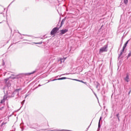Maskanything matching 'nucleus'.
<instances>
[{
    "mask_svg": "<svg viewBox=\"0 0 131 131\" xmlns=\"http://www.w3.org/2000/svg\"><path fill=\"white\" fill-rule=\"evenodd\" d=\"M67 32H68V29H62L60 31V35H63V34H65V33H67Z\"/></svg>",
    "mask_w": 131,
    "mask_h": 131,
    "instance_id": "6e6552de",
    "label": "nucleus"
},
{
    "mask_svg": "<svg viewBox=\"0 0 131 131\" xmlns=\"http://www.w3.org/2000/svg\"><path fill=\"white\" fill-rule=\"evenodd\" d=\"M59 29H60L59 27L54 28L50 32L51 35H53L54 36V35H56V33L59 31Z\"/></svg>",
    "mask_w": 131,
    "mask_h": 131,
    "instance_id": "7ed1b4c3",
    "label": "nucleus"
},
{
    "mask_svg": "<svg viewBox=\"0 0 131 131\" xmlns=\"http://www.w3.org/2000/svg\"><path fill=\"white\" fill-rule=\"evenodd\" d=\"M0 14H3V12H0Z\"/></svg>",
    "mask_w": 131,
    "mask_h": 131,
    "instance_id": "c03bdc74",
    "label": "nucleus"
},
{
    "mask_svg": "<svg viewBox=\"0 0 131 131\" xmlns=\"http://www.w3.org/2000/svg\"><path fill=\"white\" fill-rule=\"evenodd\" d=\"M130 92H131V91H129V92H128L129 95L130 94Z\"/></svg>",
    "mask_w": 131,
    "mask_h": 131,
    "instance_id": "4c0bfd02",
    "label": "nucleus"
},
{
    "mask_svg": "<svg viewBox=\"0 0 131 131\" xmlns=\"http://www.w3.org/2000/svg\"><path fill=\"white\" fill-rule=\"evenodd\" d=\"M49 82H50V81H49L47 82V83H49Z\"/></svg>",
    "mask_w": 131,
    "mask_h": 131,
    "instance_id": "a18cd8bd",
    "label": "nucleus"
},
{
    "mask_svg": "<svg viewBox=\"0 0 131 131\" xmlns=\"http://www.w3.org/2000/svg\"><path fill=\"white\" fill-rule=\"evenodd\" d=\"M94 94L95 96L97 98H98V96H97V94H96V93H94Z\"/></svg>",
    "mask_w": 131,
    "mask_h": 131,
    "instance_id": "473e14b6",
    "label": "nucleus"
},
{
    "mask_svg": "<svg viewBox=\"0 0 131 131\" xmlns=\"http://www.w3.org/2000/svg\"><path fill=\"white\" fill-rule=\"evenodd\" d=\"M125 49L126 48L125 47H123L120 53L119 54V55L118 56V60H119L120 58L122 59L123 58V56H122V54H123V52H124V50H125Z\"/></svg>",
    "mask_w": 131,
    "mask_h": 131,
    "instance_id": "423d86ee",
    "label": "nucleus"
},
{
    "mask_svg": "<svg viewBox=\"0 0 131 131\" xmlns=\"http://www.w3.org/2000/svg\"><path fill=\"white\" fill-rule=\"evenodd\" d=\"M116 117H117V118H119V113L116 114Z\"/></svg>",
    "mask_w": 131,
    "mask_h": 131,
    "instance_id": "a878e982",
    "label": "nucleus"
},
{
    "mask_svg": "<svg viewBox=\"0 0 131 131\" xmlns=\"http://www.w3.org/2000/svg\"><path fill=\"white\" fill-rule=\"evenodd\" d=\"M35 45H41L42 43V41L39 42H34Z\"/></svg>",
    "mask_w": 131,
    "mask_h": 131,
    "instance_id": "4be33fe9",
    "label": "nucleus"
},
{
    "mask_svg": "<svg viewBox=\"0 0 131 131\" xmlns=\"http://www.w3.org/2000/svg\"><path fill=\"white\" fill-rule=\"evenodd\" d=\"M74 80H75L76 81H78V80H78L77 79H74Z\"/></svg>",
    "mask_w": 131,
    "mask_h": 131,
    "instance_id": "c756f323",
    "label": "nucleus"
},
{
    "mask_svg": "<svg viewBox=\"0 0 131 131\" xmlns=\"http://www.w3.org/2000/svg\"><path fill=\"white\" fill-rule=\"evenodd\" d=\"M107 48H108V45H104L103 47L100 49L99 53H104V52H107L108 51L107 50Z\"/></svg>",
    "mask_w": 131,
    "mask_h": 131,
    "instance_id": "20e7f679",
    "label": "nucleus"
},
{
    "mask_svg": "<svg viewBox=\"0 0 131 131\" xmlns=\"http://www.w3.org/2000/svg\"><path fill=\"white\" fill-rule=\"evenodd\" d=\"M90 126H91V124L88 126V127L86 128L87 130L90 128Z\"/></svg>",
    "mask_w": 131,
    "mask_h": 131,
    "instance_id": "7c9ffc66",
    "label": "nucleus"
},
{
    "mask_svg": "<svg viewBox=\"0 0 131 131\" xmlns=\"http://www.w3.org/2000/svg\"><path fill=\"white\" fill-rule=\"evenodd\" d=\"M129 40H130V39L127 40V41L125 42V43H124V46H123V48H126V47H127V45H128V42H129Z\"/></svg>",
    "mask_w": 131,
    "mask_h": 131,
    "instance_id": "dca6fc26",
    "label": "nucleus"
},
{
    "mask_svg": "<svg viewBox=\"0 0 131 131\" xmlns=\"http://www.w3.org/2000/svg\"><path fill=\"white\" fill-rule=\"evenodd\" d=\"M65 21H66V17H64L62 20H61L60 23V26L59 27L60 28L64 25V23H65Z\"/></svg>",
    "mask_w": 131,
    "mask_h": 131,
    "instance_id": "ddd939ff",
    "label": "nucleus"
},
{
    "mask_svg": "<svg viewBox=\"0 0 131 131\" xmlns=\"http://www.w3.org/2000/svg\"><path fill=\"white\" fill-rule=\"evenodd\" d=\"M96 88L98 92H100V90H101V84L98 81H96Z\"/></svg>",
    "mask_w": 131,
    "mask_h": 131,
    "instance_id": "1a4fd4ad",
    "label": "nucleus"
},
{
    "mask_svg": "<svg viewBox=\"0 0 131 131\" xmlns=\"http://www.w3.org/2000/svg\"><path fill=\"white\" fill-rule=\"evenodd\" d=\"M2 22H1V23H0V24H2Z\"/></svg>",
    "mask_w": 131,
    "mask_h": 131,
    "instance_id": "de8ad7c7",
    "label": "nucleus"
},
{
    "mask_svg": "<svg viewBox=\"0 0 131 131\" xmlns=\"http://www.w3.org/2000/svg\"><path fill=\"white\" fill-rule=\"evenodd\" d=\"M128 3V0H124V4L125 5H127Z\"/></svg>",
    "mask_w": 131,
    "mask_h": 131,
    "instance_id": "aec40b11",
    "label": "nucleus"
},
{
    "mask_svg": "<svg viewBox=\"0 0 131 131\" xmlns=\"http://www.w3.org/2000/svg\"><path fill=\"white\" fill-rule=\"evenodd\" d=\"M7 98V96H6V95H5L4 96L3 99L1 100L0 104H3V103H5Z\"/></svg>",
    "mask_w": 131,
    "mask_h": 131,
    "instance_id": "4468645a",
    "label": "nucleus"
},
{
    "mask_svg": "<svg viewBox=\"0 0 131 131\" xmlns=\"http://www.w3.org/2000/svg\"><path fill=\"white\" fill-rule=\"evenodd\" d=\"M17 99L18 100H23V96H19Z\"/></svg>",
    "mask_w": 131,
    "mask_h": 131,
    "instance_id": "5701e85b",
    "label": "nucleus"
},
{
    "mask_svg": "<svg viewBox=\"0 0 131 131\" xmlns=\"http://www.w3.org/2000/svg\"><path fill=\"white\" fill-rule=\"evenodd\" d=\"M121 45H122V41L121 42Z\"/></svg>",
    "mask_w": 131,
    "mask_h": 131,
    "instance_id": "58836bf2",
    "label": "nucleus"
},
{
    "mask_svg": "<svg viewBox=\"0 0 131 131\" xmlns=\"http://www.w3.org/2000/svg\"><path fill=\"white\" fill-rule=\"evenodd\" d=\"M128 52H129V53L128 54V55L127 56V59H128V58H129V57L131 56V51L129 50Z\"/></svg>",
    "mask_w": 131,
    "mask_h": 131,
    "instance_id": "f3484780",
    "label": "nucleus"
},
{
    "mask_svg": "<svg viewBox=\"0 0 131 131\" xmlns=\"http://www.w3.org/2000/svg\"><path fill=\"white\" fill-rule=\"evenodd\" d=\"M118 121H120V119H119V118H118Z\"/></svg>",
    "mask_w": 131,
    "mask_h": 131,
    "instance_id": "e433bc0d",
    "label": "nucleus"
},
{
    "mask_svg": "<svg viewBox=\"0 0 131 131\" xmlns=\"http://www.w3.org/2000/svg\"><path fill=\"white\" fill-rule=\"evenodd\" d=\"M92 90V91H93V89H91Z\"/></svg>",
    "mask_w": 131,
    "mask_h": 131,
    "instance_id": "3c124183",
    "label": "nucleus"
},
{
    "mask_svg": "<svg viewBox=\"0 0 131 131\" xmlns=\"http://www.w3.org/2000/svg\"><path fill=\"white\" fill-rule=\"evenodd\" d=\"M59 26V24H58L57 25V27H58Z\"/></svg>",
    "mask_w": 131,
    "mask_h": 131,
    "instance_id": "a19ab883",
    "label": "nucleus"
},
{
    "mask_svg": "<svg viewBox=\"0 0 131 131\" xmlns=\"http://www.w3.org/2000/svg\"><path fill=\"white\" fill-rule=\"evenodd\" d=\"M124 80L125 81H126V82H129V75H128V74H127L126 77L124 78Z\"/></svg>",
    "mask_w": 131,
    "mask_h": 131,
    "instance_id": "9b49d317",
    "label": "nucleus"
},
{
    "mask_svg": "<svg viewBox=\"0 0 131 131\" xmlns=\"http://www.w3.org/2000/svg\"><path fill=\"white\" fill-rule=\"evenodd\" d=\"M39 130L37 129V131H39Z\"/></svg>",
    "mask_w": 131,
    "mask_h": 131,
    "instance_id": "09e8293b",
    "label": "nucleus"
},
{
    "mask_svg": "<svg viewBox=\"0 0 131 131\" xmlns=\"http://www.w3.org/2000/svg\"><path fill=\"white\" fill-rule=\"evenodd\" d=\"M11 32H12V29L10 28Z\"/></svg>",
    "mask_w": 131,
    "mask_h": 131,
    "instance_id": "79ce46f5",
    "label": "nucleus"
},
{
    "mask_svg": "<svg viewBox=\"0 0 131 131\" xmlns=\"http://www.w3.org/2000/svg\"><path fill=\"white\" fill-rule=\"evenodd\" d=\"M21 90V88L17 89L14 90V91L13 92V94H14V95H16V96H17V97L15 98V99H18V98H19V92H20V91Z\"/></svg>",
    "mask_w": 131,
    "mask_h": 131,
    "instance_id": "39448f33",
    "label": "nucleus"
},
{
    "mask_svg": "<svg viewBox=\"0 0 131 131\" xmlns=\"http://www.w3.org/2000/svg\"><path fill=\"white\" fill-rule=\"evenodd\" d=\"M15 0H13L11 3V4H13V3H14V2H15Z\"/></svg>",
    "mask_w": 131,
    "mask_h": 131,
    "instance_id": "c9c22d12",
    "label": "nucleus"
},
{
    "mask_svg": "<svg viewBox=\"0 0 131 131\" xmlns=\"http://www.w3.org/2000/svg\"><path fill=\"white\" fill-rule=\"evenodd\" d=\"M101 122H102V117H100V119H99V121L98 122V130H100V129H101Z\"/></svg>",
    "mask_w": 131,
    "mask_h": 131,
    "instance_id": "9d476101",
    "label": "nucleus"
},
{
    "mask_svg": "<svg viewBox=\"0 0 131 131\" xmlns=\"http://www.w3.org/2000/svg\"><path fill=\"white\" fill-rule=\"evenodd\" d=\"M89 88H90V89H91V85H89Z\"/></svg>",
    "mask_w": 131,
    "mask_h": 131,
    "instance_id": "37998d69",
    "label": "nucleus"
},
{
    "mask_svg": "<svg viewBox=\"0 0 131 131\" xmlns=\"http://www.w3.org/2000/svg\"><path fill=\"white\" fill-rule=\"evenodd\" d=\"M9 80V78H7L6 79H5V81H6V82H7V81H8Z\"/></svg>",
    "mask_w": 131,
    "mask_h": 131,
    "instance_id": "bb28decb",
    "label": "nucleus"
},
{
    "mask_svg": "<svg viewBox=\"0 0 131 131\" xmlns=\"http://www.w3.org/2000/svg\"><path fill=\"white\" fill-rule=\"evenodd\" d=\"M35 72H36V71H34L31 73H28L19 74L14 77H12V79H19V78H23L27 75H31V74H34Z\"/></svg>",
    "mask_w": 131,
    "mask_h": 131,
    "instance_id": "f03ea898",
    "label": "nucleus"
},
{
    "mask_svg": "<svg viewBox=\"0 0 131 131\" xmlns=\"http://www.w3.org/2000/svg\"><path fill=\"white\" fill-rule=\"evenodd\" d=\"M10 88H11V83L8 82L7 84H6L3 88L4 93L6 92L9 98H14V97H15V94L13 93V92L12 93L11 91L9 90Z\"/></svg>",
    "mask_w": 131,
    "mask_h": 131,
    "instance_id": "f257e3e1",
    "label": "nucleus"
},
{
    "mask_svg": "<svg viewBox=\"0 0 131 131\" xmlns=\"http://www.w3.org/2000/svg\"><path fill=\"white\" fill-rule=\"evenodd\" d=\"M18 33H19V34H20V35H21V33H20L19 32H18Z\"/></svg>",
    "mask_w": 131,
    "mask_h": 131,
    "instance_id": "49530a36",
    "label": "nucleus"
},
{
    "mask_svg": "<svg viewBox=\"0 0 131 131\" xmlns=\"http://www.w3.org/2000/svg\"><path fill=\"white\" fill-rule=\"evenodd\" d=\"M38 126V124L37 123L33 124L32 126H31V128H34L35 129H38L37 127Z\"/></svg>",
    "mask_w": 131,
    "mask_h": 131,
    "instance_id": "f8f14e48",
    "label": "nucleus"
},
{
    "mask_svg": "<svg viewBox=\"0 0 131 131\" xmlns=\"http://www.w3.org/2000/svg\"><path fill=\"white\" fill-rule=\"evenodd\" d=\"M20 39H24V40H26V39H24V37H20Z\"/></svg>",
    "mask_w": 131,
    "mask_h": 131,
    "instance_id": "c85d7f7f",
    "label": "nucleus"
},
{
    "mask_svg": "<svg viewBox=\"0 0 131 131\" xmlns=\"http://www.w3.org/2000/svg\"><path fill=\"white\" fill-rule=\"evenodd\" d=\"M12 76H15L14 74H12Z\"/></svg>",
    "mask_w": 131,
    "mask_h": 131,
    "instance_id": "ea45409f",
    "label": "nucleus"
},
{
    "mask_svg": "<svg viewBox=\"0 0 131 131\" xmlns=\"http://www.w3.org/2000/svg\"><path fill=\"white\" fill-rule=\"evenodd\" d=\"M7 124V122H3L1 124V125H2V126H3L4 125H5V124Z\"/></svg>",
    "mask_w": 131,
    "mask_h": 131,
    "instance_id": "393cba45",
    "label": "nucleus"
},
{
    "mask_svg": "<svg viewBox=\"0 0 131 131\" xmlns=\"http://www.w3.org/2000/svg\"><path fill=\"white\" fill-rule=\"evenodd\" d=\"M65 61V58H60L58 62L59 64H61L62 62H64Z\"/></svg>",
    "mask_w": 131,
    "mask_h": 131,
    "instance_id": "2eb2a0df",
    "label": "nucleus"
},
{
    "mask_svg": "<svg viewBox=\"0 0 131 131\" xmlns=\"http://www.w3.org/2000/svg\"><path fill=\"white\" fill-rule=\"evenodd\" d=\"M24 103H25V99L23 100L22 101V102H21V107H23V105H24Z\"/></svg>",
    "mask_w": 131,
    "mask_h": 131,
    "instance_id": "6ab92c4d",
    "label": "nucleus"
},
{
    "mask_svg": "<svg viewBox=\"0 0 131 131\" xmlns=\"http://www.w3.org/2000/svg\"><path fill=\"white\" fill-rule=\"evenodd\" d=\"M28 95H26V96L25 97V99H26V98H27Z\"/></svg>",
    "mask_w": 131,
    "mask_h": 131,
    "instance_id": "72a5a7b5",
    "label": "nucleus"
},
{
    "mask_svg": "<svg viewBox=\"0 0 131 131\" xmlns=\"http://www.w3.org/2000/svg\"><path fill=\"white\" fill-rule=\"evenodd\" d=\"M2 65H5V61H4V60H3V63H2Z\"/></svg>",
    "mask_w": 131,
    "mask_h": 131,
    "instance_id": "f704fd0d",
    "label": "nucleus"
},
{
    "mask_svg": "<svg viewBox=\"0 0 131 131\" xmlns=\"http://www.w3.org/2000/svg\"><path fill=\"white\" fill-rule=\"evenodd\" d=\"M12 131H15V130H13Z\"/></svg>",
    "mask_w": 131,
    "mask_h": 131,
    "instance_id": "8fccbe9b",
    "label": "nucleus"
},
{
    "mask_svg": "<svg viewBox=\"0 0 131 131\" xmlns=\"http://www.w3.org/2000/svg\"><path fill=\"white\" fill-rule=\"evenodd\" d=\"M78 81H79V82H82V83H84V84H87V83H88L86 82L83 81L82 80H78Z\"/></svg>",
    "mask_w": 131,
    "mask_h": 131,
    "instance_id": "a211bd4d",
    "label": "nucleus"
},
{
    "mask_svg": "<svg viewBox=\"0 0 131 131\" xmlns=\"http://www.w3.org/2000/svg\"><path fill=\"white\" fill-rule=\"evenodd\" d=\"M19 41H17V42H19ZM17 42H15V43H12L11 44V45L9 46V49H10V48H11V47H12V46H13V45H14V43L15 45H16V43H17Z\"/></svg>",
    "mask_w": 131,
    "mask_h": 131,
    "instance_id": "412c9836",
    "label": "nucleus"
},
{
    "mask_svg": "<svg viewBox=\"0 0 131 131\" xmlns=\"http://www.w3.org/2000/svg\"><path fill=\"white\" fill-rule=\"evenodd\" d=\"M64 79H69V78L65 77L54 79L53 80L50 79V81H55V80H63Z\"/></svg>",
    "mask_w": 131,
    "mask_h": 131,
    "instance_id": "0eeeda50",
    "label": "nucleus"
},
{
    "mask_svg": "<svg viewBox=\"0 0 131 131\" xmlns=\"http://www.w3.org/2000/svg\"><path fill=\"white\" fill-rule=\"evenodd\" d=\"M41 85H40V84H39L38 86L36 87L35 89H37V88H39V86H41Z\"/></svg>",
    "mask_w": 131,
    "mask_h": 131,
    "instance_id": "cd10ccee",
    "label": "nucleus"
},
{
    "mask_svg": "<svg viewBox=\"0 0 131 131\" xmlns=\"http://www.w3.org/2000/svg\"><path fill=\"white\" fill-rule=\"evenodd\" d=\"M63 75H65V74L57 76L56 77H55V78H58V77H59H59H61V76H62Z\"/></svg>",
    "mask_w": 131,
    "mask_h": 131,
    "instance_id": "b1692460",
    "label": "nucleus"
},
{
    "mask_svg": "<svg viewBox=\"0 0 131 131\" xmlns=\"http://www.w3.org/2000/svg\"><path fill=\"white\" fill-rule=\"evenodd\" d=\"M20 128H21V131L24 130V128H22V127H20Z\"/></svg>",
    "mask_w": 131,
    "mask_h": 131,
    "instance_id": "2f4dec72",
    "label": "nucleus"
}]
</instances>
